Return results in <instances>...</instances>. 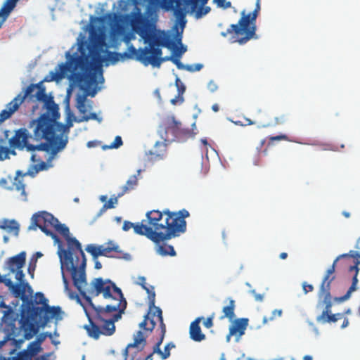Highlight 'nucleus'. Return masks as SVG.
<instances>
[{"label": "nucleus", "mask_w": 360, "mask_h": 360, "mask_svg": "<svg viewBox=\"0 0 360 360\" xmlns=\"http://www.w3.org/2000/svg\"><path fill=\"white\" fill-rule=\"evenodd\" d=\"M53 230L64 237L68 245V249H64L61 242L58 243V252L65 289L69 290V281L65 276L67 272L70 274L74 286L90 307L89 311L85 310L89 325L85 326L84 328L89 336L98 340L101 335H113L115 323L121 318L127 304L121 289L110 279L99 277L91 282L87 295L84 290L87 285L86 259L81 243L75 238L70 237L69 228L58 220Z\"/></svg>", "instance_id": "nucleus-1"}, {"label": "nucleus", "mask_w": 360, "mask_h": 360, "mask_svg": "<svg viewBox=\"0 0 360 360\" xmlns=\"http://www.w3.org/2000/svg\"><path fill=\"white\" fill-rule=\"evenodd\" d=\"M175 6L174 14L175 16L174 29L175 34L172 32H161L150 37L148 40L149 46L143 49H136L133 46L129 47V51L136 59L145 66L151 65L153 67H159L166 59L161 57L162 51L160 46L167 47L173 50L175 56L172 60L180 69V0H174Z\"/></svg>", "instance_id": "nucleus-2"}, {"label": "nucleus", "mask_w": 360, "mask_h": 360, "mask_svg": "<svg viewBox=\"0 0 360 360\" xmlns=\"http://www.w3.org/2000/svg\"><path fill=\"white\" fill-rule=\"evenodd\" d=\"M71 115L69 113L65 124L58 122L59 108L51 101L47 102L46 111L30 123V127H34V140L49 141L51 147V158L64 149L68 142L67 134L69 133V129L73 125Z\"/></svg>", "instance_id": "nucleus-3"}, {"label": "nucleus", "mask_w": 360, "mask_h": 360, "mask_svg": "<svg viewBox=\"0 0 360 360\" xmlns=\"http://www.w3.org/2000/svg\"><path fill=\"white\" fill-rule=\"evenodd\" d=\"M66 57L67 61L59 65V71L52 73L51 79H61L68 72H71L76 82L85 83L87 93L91 97H94L99 90L98 83H103L104 81L101 68H93L89 56L84 53H82L81 56H75L68 52Z\"/></svg>", "instance_id": "nucleus-4"}, {"label": "nucleus", "mask_w": 360, "mask_h": 360, "mask_svg": "<svg viewBox=\"0 0 360 360\" xmlns=\"http://www.w3.org/2000/svg\"><path fill=\"white\" fill-rule=\"evenodd\" d=\"M146 218L143 221V236L156 243L170 239L180 231V211L152 210L146 213Z\"/></svg>", "instance_id": "nucleus-5"}, {"label": "nucleus", "mask_w": 360, "mask_h": 360, "mask_svg": "<svg viewBox=\"0 0 360 360\" xmlns=\"http://www.w3.org/2000/svg\"><path fill=\"white\" fill-rule=\"evenodd\" d=\"M157 323H159V328L156 330V332L158 333L159 340L153 347V352L158 353L162 359L168 358L170 355V349L175 347V345L172 342H169L165 347L164 352L160 349L166 333V326L163 321L162 314H161L160 319L154 315L150 319L148 315L144 316L143 320L139 323L140 330L134 336V342L127 345L124 349V354L128 355V353L132 349H134V354L141 352L146 345V338L153 330Z\"/></svg>", "instance_id": "nucleus-6"}, {"label": "nucleus", "mask_w": 360, "mask_h": 360, "mask_svg": "<svg viewBox=\"0 0 360 360\" xmlns=\"http://www.w3.org/2000/svg\"><path fill=\"white\" fill-rule=\"evenodd\" d=\"M61 312L60 307H50L49 304L45 307H37L34 305V302H30L27 313L22 314L20 320L25 338L31 339L38 333L37 326H46L51 319H61Z\"/></svg>", "instance_id": "nucleus-7"}, {"label": "nucleus", "mask_w": 360, "mask_h": 360, "mask_svg": "<svg viewBox=\"0 0 360 360\" xmlns=\"http://www.w3.org/2000/svg\"><path fill=\"white\" fill-rule=\"evenodd\" d=\"M260 1L261 0H256L255 8L252 12L247 13L245 11H243L238 22L231 25L226 32H221V35L224 37L231 35V41L240 45H243L252 39H257L256 22L261 10Z\"/></svg>", "instance_id": "nucleus-8"}, {"label": "nucleus", "mask_w": 360, "mask_h": 360, "mask_svg": "<svg viewBox=\"0 0 360 360\" xmlns=\"http://www.w3.org/2000/svg\"><path fill=\"white\" fill-rule=\"evenodd\" d=\"M334 267H329L326 271L318 292L319 304L325 305V309L321 314L316 319L317 322L321 323H335L344 317L342 313L335 314H330L332 307V297L330 295V284L335 278Z\"/></svg>", "instance_id": "nucleus-9"}, {"label": "nucleus", "mask_w": 360, "mask_h": 360, "mask_svg": "<svg viewBox=\"0 0 360 360\" xmlns=\"http://www.w3.org/2000/svg\"><path fill=\"white\" fill-rule=\"evenodd\" d=\"M355 248L357 250L356 251L350 250L348 253H345L339 255L333 261V264L330 266L334 267V271H335L336 264L340 259H349L351 258L354 259V265H352L349 267V271L350 273H354V275L352 276V285L345 295L338 297H335L334 300L338 302H342L349 299L352 293L357 289V276L359 271V268L358 267V265L360 264V238L356 240Z\"/></svg>", "instance_id": "nucleus-10"}, {"label": "nucleus", "mask_w": 360, "mask_h": 360, "mask_svg": "<svg viewBox=\"0 0 360 360\" xmlns=\"http://www.w3.org/2000/svg\"><path fill=\"white\" fill-rule=\"evenodd\" d=\"M29 139H34L25 128H20L15 131L14 136L9 140L10 146L13 148L22 150L26 148L27 151L42 150L51 153V147L49 141L33 145L29 143Z\"/></svg>", "instance_id": "nucleus-11"}, {"label": "nucleus", "mask_w": 360, "mask_h": 360, "mask_svg": "<svg viewBox=\"0 0 360 360\" xmlns=\"http://www.w3.org/2000/svg\"><path fill=\"white\" fill-rule=\"evenodd\" d=\"M85 250L92 255L94 259L99 256L124 259L125 260L131 259L130 254L124 252L120 246L112 240L101 245H88Z\"/></svg>", "instance_id": "nucleus-12"}, {"label": "nucleus", "mask_w": 360, "mask_h": 360, "mask_svg": "<svg viewBox=\"0 0 360 360\" xmlns=\"http://www.w3.org/2000/svg\"><path fill=\"white\" fill-rule=\"evenodd\" d=\"M32 224L39 227L46 235L51 236L56 243H60V240L53 231L58 219L47 212L42 211L34 214L32 217Z\"/></svg>", "instance_id": "nucleus-13"}, {"label": "nucleus", "mask_w": 360, "mask_h": 360, "mask_svg": "<svg viewBox=\"0 0 360 360\" xmlns=\"http://www.w3.org/2000/svg\"><path fill=\"white\" fill-rule=\"evenodd\" d=\"M11 290L15 297H20L23 302L21 314L27 313L28 310V303L30 302H34L32 298L33 290L31 286L28 283H18L14 284Z\"/></svg>", "instance_id": "nucleus-14"}, {"label": "nucleus", "mask_w": 360, "mask_h": 360, "mask_svg": "<svg viewBox=\"0 0 360 360\" xmlns=\"http://www.w3.org/2000/svg\"><path fill=\"white\" fill-rule=\"evenodd\" d=\"M138 284L140 285L142 288L144 289L148 293V311L146 315H148L149 319H150L153 315L154 316H158L160 319L162 311L160 307L155 305V292L154 290V287L152 285L148 286L146 285V278L143 276L139 277Z\"/></svg>", "instance_id": "nucleus-15"}, {"label": "nucleus", "mask_w": 360, "mask_h": 360, "mask_svg": "<svg viewBox=\"0 0 360 360\" xmlns=\"http://www.w3.org/2000/svg\"><path fill=\"white\" fill-rule=\"evenodd\" d=\"M34 86H30L23 96H17L6 105L5 109L0 112V123L8 119L25 101V97L30 93Z\"/></svg>", "instance_id": "nucleus-16"}, {"label": "nucleus", "mask_w": 360, "mask_h": 360, "mask_svg": "<svg viewBox=\"0 0 360 360\" xmlns=\"http://www.w3.org/2000/svg\"><path fill=\"white\" fill-rule=\"evenodd\" d=\"M131 25L133 30L141 36L146 42L149 40L150 35L147 30V20L141 13H138L134 15Z\"/></svg>", "instance_id": "nucleus-17"}, {"label": "nucleus", "mask_w": 360, "mask_h": 360, "mask_svg": "<svg viewBox=\"0 0 360 360\" xmlns=\"http://www.w3.org/2000/svg\"><path fill=\"white\" fill-rule=\"evenodd\" d=\"M202 320H204L203 317H197L191 323L189 327V336L194 342H200L206 339V335L202 333L200 326V323Z\"/></svg>", "instance_id": "nucleus-18"}, {"label": "nucleus", "mask_w": 360, "mask_h": 360, "mask_svg": "<svg viewBox=\"0 0 360 360\" xmlns=\"http://www.w3.org/2000/svg\"><path fill=\"white\" fill-rule=\"evenodd\" d=\"M248 319L240 318L235 319L229 327V333L227 339L229 340L231 336L237 335L241 337L244 335L248 325Z\"/></svg>", "instance_id": "nucleus-19"}, {"label": "nucleus", "mask_w": 360, "mask_h": 360, "mask_svg": "<svg viewBox=\"0 0 360 360\" xmlns=\"http://www.w3.org/2000/svg\"><path fill=\"white\" fill-rule=\"evenodd\" d=\"M26 253L25 252H21L19 254L11 257L6 261L7 268L11 273H14L15 271L22 269L25 264Z\"/></svg>", "instance_id": "nucleus-20"}, {"label": "nucleus", "mask_w": 360, "mask_h": 360, "mask_svg": "<svg viewBox=\"0 0 360 360\" xmlns=\"http://www.w3.org/2000/svg\"><path fill=\"white\" fill-rule=\"evenodd\" d=\"M30 86H34L33 89H32V91H30V93L29 94H27L25 97V99L27 98V97H33L34 96L36 98V99L39 101H44V102H46L47 101V95L46 94V92H45V89L44 87L43 86H40V84H30L29 85L25 91L24 92H21L20 94H19L18 96H23L25 95V94L27 92L28 88Z\"/></svg>", "instance_id": "nucleus-21"}, {"label": "nucleus", "mask_w": 360, "mask_h": 360, "mask_svg": "<svg viewBox=\"0 0 360 360\" xmlns=\"http://www.w3.org/2000/svg\"><path fill=\"white\" fill-rule=\"evenodd\" d=\"M16 4H15L11 0H6L4 3L2 7L0 9V28L2 27L4 22L8 18L11 12L15 7Z\"/></svg>", "instance_id": "nucleus-22"}, {"label": "nucleus", "mask_w": 360, "mask_h": 360, "mask_svg": "<svg viewBox=\"0 0 360 360\" xmlns=\"http://www.w3.org/2000/svg\"><path fill=\"white\" fill-rule=\"evenodd\" d=\"M79 85H80V88L85 91V94H82V95L77 96V108L80 114H85L86 112V106L85 104L86 96H91V95L87 93L84 82L79 83Z\"/></svg>", "instance_id": "nucleus-23"}, {"label": "nucleus", "mask_w": 360, "mask_h": 360, "mask_svg": "<svg viewBox=\"0 0 360 360\" xmlns=\"http://www.w3.org/2000/svg\"><path fill=\"white\" fill-rule=\"evenodd\" d=\"M235 300H233L232 298H229V304L223 307L222 311L224 315L220 317V319L222 320L225 318H227L229 321H233L235 318Z\"/></svg>", "instance_id": "nucleus-24"}, {"label": "nucleus", "mask_w": 360, "mask_h": 360, "mask_svg": "<svg viewBox=\"0 0 360 360\" xmlns=\"http://www.w3.org/2000/svg\"><path fill=\"white\" fill-rule=\"evenodd\" d=\"M140 174H141V169H139L137 171L136 175H132L129 177V179L127 180L126 184L122 186V191L120 193L118 194V197H121L126 193L135 188V187L138 184V176H139Z\"/></svg>", "instance_id": "nucleus-25"}, {"label": "nucleus", "mask_w": 360, "mask_h": 360, "mask_svg": "<svg viewBox=\"0 0 360 360\" xmlns=\"http://www.w3.org/2000/svg\"><path fill=\"white\" fill-rule=\"evenodd\" d=\"M143 221L144 220H142L141 223H132L129 221H124L123 223L122 229L124 231H127L133 228L135 233L143 236Z\"/></svg>", "instance_id": "nucleus-26"}, {"label": "nucleus", "mask_w": 360, "mask_h": 360, "mask_svg": "<svg viewBox=\"0 0 360 360\" xmlns=\"http://www.w3.org/2000/svg\"><path fill=\"white\" fill-rule=\"evenodd\" d=\"M40 346L36 342H31L28 347V351H24L22 352L20 354V358L27 360V359H30L37 354L40 351Z\"/></svg>", "instance_id": "nucleus-27"}, {"label": "nucleus", "mask_w": 360, "mask_h": 360, "mask_svg": "<svg viewBox=\"0 0 360 360\" xmlns=\"http://www.w3.org/2000/svg\"><path fill=\"white\" fill-rule=\"evenodd\" d=\"M186 14H188L191 16H193L195 19L198 20L202 18V17H198L196 15V13H192L190 11L189 8H186V6L185 4V1L181 0V34L183 33L184 27L186 24Z\"/></svg>", "instance_id": "nucleus-28"}, {"label": "nucleus", "mask_w": 360, "mask_h": 360, "mask_svg": "<svg viewBox=\"0 0 360 360\" xmlns=\"http://www.w3.org/2000/svg\"><path fill=\"white\" fill-rule=\"evenodd\" d=\"M157 252L158 254H160V255H162V256H166V255L174 256L176 255V252L174 251V248L171 245H166V244L162 245H159L157 249Z\"/></svg>", "instance_id": "nucleus-29"}, {"label": "nucleus", "mask_w": 360, "mask_h": 360, "mask_svg": "<svg viewBox=\"0 0 360 360\" xmlns=\"http://www.w3.org/2000/svg\"><path fill=\"white\" fill-rule=\"evenodd\" d=\"M82 116L81 117V118L79 119V120L78 122H84V121L86 122L90 120H97L98 122H101L102 121V118L98 117L97 114L95 112L87 113V111H86L85 114H82Z\"/></svg>", "instance_id": "nucleus-30"}, {"label": "nucleus", "mask_w": 360, "mask_h": 360, "mask_svg": "<svg viewBox=\"0 0 360 360\" xmlns=\"http://www.w3.org/2000/svg\"><path fill=\"white\" fill-rule=\"evenodd\" d=\"M203 65L200 63L195 65H184L181 63V70H186L189 72L199 71L202 68Z\"/></svg>", "instance_id": "nucleus-31"}, {"label": "nucleus", "mask_w": 360, "mask_h": 360, "mask_svg": "<svg viewBox=\"0 0 360 360\" xmlns=\"http://www.w3.org/2000/svg\"><path fill=\"white\" fill-rule=\"evenodd\" d=\"M34 302L37 304H41V307H45L48 304V300L41 292H37L35 294Z\"/></svg>", "instance_id": "nucleus-32"}, {"label": "nucleus", "mask_w": 360, "mask_h": 360, "mask_svg": "<svg viewBox=\"0 0 360 360\" xmlns=\"http://www.w3.org/2000/svg\"><path fill=\"white\" fill-rule=\"evenodd\" d=\"M119 197H116V198H110L108 201L107 202H105L101 210V212H105L106 210L108 209H112V208H114L115 207V205L117 203V198Z\"/></svg>", "instance_id": "nucleus-33"}, {"label": "nucleus", "mask_w": 360, "mask_h": 360, "mask_svg": "<svg viewBox=\"0 0 360 360\" xmlns=\"http://www.w3.org/2000/svg\"><path fill=\"white\" fill-rule=\"evenodd\" d=\"M89 54L91 56L94 58L99 56V50L98 48V44H93L92 42L88 46Z\"/></svg>", "instance_id": "nucleus-34"}, {"label": "nucleus", "mask_w": 360, "mask_h": 360, "mask_svg": "<svg viewBox=\"0 0 360 360\" xmlns=\"http://www.w3.org/2000/svg\"><path fill=\"white\" fill-rule=\"evenodd\" d=\"M213 2L216 4L218 7L223 9H226L231 6V3L226 0H213Z\"/></svg>", "instance_id": "nucleus-35"}, {"label": "nucleus", "mask_w": 360, "mask_h": 360, "mask_svg": "<svg viewBox=\"0 0 360 360\" xmlns=\"http://www.w3.org/2000/svg\"><path fill=\"white\" fill-rule=\"evenodd\" d=\"M282 310L281 309H275L272 311L271 316L267 319L266 317H264L263 322L264 323H267L268 321H273L276 316H281L282 315Z\"/></svg>", "instance_id": "nucleus-36"}, {"label": "nucleus", "mask_w": 360, "mask_h": 360, "mask_svg": "<svg viewBox=\"0 0 360 360\" xmlns=\"http://www.w3.org/2000/svg\"><path fill=\"white\" fill-rule=\"evenodd\" d=\"M10 149L8 147L0 146V160H4L8 158Z\"/></svg>", "instance_id": "nucleus-37"}, {"label": "nucleus", "mask_w": 360, "mask_h": 360, "mask_svg": "<svg viewBox=\"0 0 360 360\" xmlns=\"http://www.w3.org/2000/svg\"><path fill=\"white\" fill-rule=\"evenodd\" d=\"M122 143H123V142H122L121 136H117L115 138L114 141L110 144V146H108V148H118L119 147H120L122 145Z\"/></svg>", "instance_id": "nucleus-38"}, {"label": "nucleus", "mask_w": 360, "mask_h": 360, "mask_svg": "<svg viewBox=\"0 0 360 360\" xmlns=\"http://www.w3.org/2000/svg\"><path fill=\"white\" fill-rule=\"evenodd\" d=\"M15 279L18 281V282L20 283H26L25 281V274L22 270V269H18L16 271H15Z\"/></svg>", "instance_id": "nucleus-39"}, {"label": "nucleus", "mask_w": 360, "mask_h": 360, "mask_svg": "<svg viewBox=\"0 0 360 360\" xmlns=\"http://www.w3.org/2000/svg\"><path fill=\"white\" fill-rule=\"evenodd\" d=\"M175 84H176V86L178 90V94H177V96H175L174 98H172L171 100V103L174 105H175L177 103L178 98L180 97V79L179 78H178V77L176 78Z\"/></svg>", "instance_id": "nucleus-40"}, {"label": "nucleus", "mask_w": 360, "mask_h": 360, "mask_svg": "<svg viewBox=\"0 0 360 360\" xmlns=\"http://www.w3.org/2000/svg\"><path fill=\"white\" fill-rule=\"evenodd\" d=\"M269 140L271 143H273L276 141H288V137L285 135V134H280V135H278V136H270L269 138Z\"/></svg>", "instance_id": "nucleus-41"}, {"label": "nucleus", "mask_w": 360, "mask_h": 360, "mask_svg": "<svg viewBox=\"0 0 360 360\" xmlns=\"http://www.w3.org/2000/svg\"><path fill=\"white\" fill-rule=\"evenodd\" d=\"M46 337L51 338L52 334L51 333H41L37 337L36 342L40 346V344L42 343L45 340Z\"/></svg>", "instance_id": "nucleus-42"}, {"label": "nucleus", "mask_w": 360, "mask_h": 360, "mask_svg": "<svg viewBox=\"0 0 360 360\" xmlns=\"http://www.w3.org/2000/svg\"><path fill=\"white\" fill-rule=\"evenodd\" d=\"M214 314H212L210 316L207 317L204 320L202 324L207 328H210L213 326V319Z\"/></svg>", "instance_id": "nucleus-43"}, {"label": "nucleus", "mask_w": 360, "mask_h": 360, "mask_svg": "<svg viewBox=\"0 0 360 360\" xmlns=\"http://www.w3.org/2000/svg\"><path fill=\"white\" fill-rule=\"evenodd\" d=\"M6 227L9 228L10 230H13L16 231H18L19 229L18 223L15 221H10V226H1L2 229H6Z\"/></svg>", "instance_id": "nucleus-44"}, {"label": "nucleus", "mask_w": 360, "mask_h": 360, "mask_svg": "<svg viewBox=\"0 0 360 360\" xmlns=\"http://www.w3.org/2000/svg\"><path fill=\"white\" fill-rule=\"evenodd\" d=\"M302 288L305 294L308 293L309 292H312L314 290V286L311 284H307L306 282L303 283Z\"/></svg>", "instance_id": "nucleus-45"}, {"label": "nucleus", "mask_w": 360, "mask_h": 360, "mask_svg": "<svg viewBox=\"0 0 360 360\" xmlns=\"http://www.w3.org/2000/svg\"><path fill=\"white\" fill-rule=\"evenodd\" d=\"M286 120V115H282L280 117H275V123L276 124H281L284 123Z\"/></svg>", "instance_id": "nucleus-46"}, {"label": "nucleus", "mask_w": 360, "mask_h": 360, "mask_svg": "<svg viewBox=\"0 0 360 360\" xmlns=\"http://www.w3.org/2000/svg\"><path fill=\"white\" fill-rule=\"evenodd\" d=\"M251 292L254 295L256 301L262 302L263 300V295L257 293L255 290H252Z\"/></svg>", "instance_id": "nucleus-47"}, {"label": "nucleus", "mask_w": 360, "mask_h": 360, "mask_svg": "<svg viewBox=\"0 0 360 360\" xmlns=\"http://www.w3.org/2000/svg\"><path fill=\"white\" fill-rule=\"evenodd\" d=\"M208 89H210V91L213 92L217 90V86L214 82H210L208 84Z\"/></svg>", "instance_id": "nucleus-48"}, {"label": "nucleus", "mask_w": 360, "mask_h": 360, "mask_svg": "<svg viewBox=\"0 0 360 360\" xmlns=\"http://www.w3.org/2000/svg\"><path fill=\"white\" fill-rule=\"evenodd\" d=\"M245 122H246L245 124H242L240 121H238V122H236V124H239V125H252V124H255V122L249 118H245Z\"/></svg>", "instance_id": "nucleus-49"}, {"label": "nucleus", "mask_w": 360, "mask_h": 360, "mask_svg": "<svg viewBox=\"0 0 360 360\" xmlns=\"http://www.w3.org/2000/svg\"><path fill=\"white\" fill-rule=\"evenodd\" d=\"M202 165L201 174L202 176H205L209 172V167L207 166H203L202 162H200Z\"/></svg>", "instance_id": "nucleus-50"}, {"label": "nucleus", "mask_w": 360, "mask_h": 360, "mask_svg": "<svg viewBox=\"0 0 360 360\" xmlns=\"http://www.w3.org/2000/svg\"><path fill=\"white\" fill-rule=\"evenodd\" d=\"M0 186L5 188H9V187H8V181L4 178L0 179Z\"/></svg>", "instance_id": "nucleus-51"}, {"label": "nucleus", "mask_w": 360, "mask_h": 360, "mask_svg": "<svg viewBox=\"0 0 360 360\" xmlns=\"http://www.w3.org/2000/svg\"><path fill=\"white\" fill-rule=\"evenodd\" d=\"M2 283H4L6 286L9 287L10 290L14 285V283L10 279L4 278V281Z\"/></svg>", "instance_id": "nucleus-52"}, {"label": "nucleus", "mask_w": 360, "mask_h": 360, "mask_svg": "<svg viewBox=\"0 0 360 360\" xmlns=\"http://www.w3.org/2000/svg\"><path fill=\"white\" fill-rule=\"evenodd\" d=\"M16 188L18 191H21L22 195H25V186L22 183H20V185H17Z\"/></svg>", "instance_id": "nucleus-53"}, {"label": "nucleus", "mask_w": 360, "mask_h": 360, "mask_svg": "<svg viewBox=\"0 0 360 360\" xmlns=\"http://www.w3.org/2000/svg\"><path fill=\"white\" fill-rule=\"evenodd\" d=\"M189 216V212L185 209L181 210V219H185Z\"/></svg>", "instance_id": "nucleus-54"}, {"label": "nucleus", "mask_w": 360, "mask_h": 360, "mask_svg": "<svg viewBox=\"0 0 360 360\" xmlns=\"http://www.w3.org/2000/svg\"><path fill=\"white\" fill-rule=\"evenodd\" d=\"M39 168L38 170H44L47 169V165L45 162H41L38 165Z\"/></svg>", "instance_id": "nucleus-55"}, {"label": "nucleus", "mask_w": 360, "mask_h": 360, "mask_svg": "<svg viewBox=\"0 0 360 360\" xmlns=\"http://www.w3.org/2000/svg\"><path fill=\"white\" fill-rule=\"evenodd\" d=\"M186 230V221L185 219H181V233H184Z\"/></svg>", "instance_id": "nucleus-56"}, {"label": "nucleus", "mask_w": 360, "mask_h": 360, "mask_svg": "<svg viewBox=\"0 0 360 360\" xmlns=\"http://www.w3.org/2000/svg\"><path fill=\"white\" fill-rule=\"evenodd\" d=\"M108 18L110 20H112L115 19H117L118 15L116 13H109V14H108Z\"/></svg>", "instance_id": "nucleus-57"}, {"label": "nucleus", "mask_w": 360, "mask_h": 360, "mask_svg": "<svg viewBox=\"0 0 360 360\" xmlns=\"http://www.w3.org/2000/svg\"><path fill=\"white\" fill-rule=\"evenodd\" d=\"M35 266L32 267L31 264H30L28 267V273L31 275L32 277L34 276V271Z\"/></svg>", "instance_id": "nucleus-58"}, {"label": "nucleus", "mask_w": 360, "mask_h": 360, "mask_svg": "<svg viewBox=\"0 0 360 360\" xmlns=\"http://www.w3.org/2000/svg\"><path fill=\"white\" fill-rule=\"evenodd\" d=\"M181 136L184 135V136H188L191 135V133L188 130L185 129H181Z\"/></svg>", "instance_id": "nucleus-59"}, {"label": "nucleus", "mask_w": 360, "mask_h": 360, "mask_svg": "<svg viewBox=\"0 0 360 360\" xmlns=\"http://www.w3.org/2000/svg\"><path fill=\"white\" fill-rule=\"evenodd\" d=\"M348 325H349V320H348V319H347V318H344V321H343V323H342V326H341V328H346Z\"/></svg>", "instance_id": "nucleus-60"}, {"label": "nucleus", "mask_w": 360, "mask_h": 360, "mask_svg": "<svg viewBox=\"0 0 360 360\" xmlns=\"http://www.w3.org/2000/svg\"><path fill=\"white\" fill-rule=\"evenodd\" d=\"M94 267H95L96 269H100L102 268V264H101V263L99 261L96 260V261H95V266H94Z\"/></svg>", "instance_id": "nucleus-61"}, {"label": "nucleus", "mask_w": 360, "mask_h": 360, "mask_svg": "<svg viewBox=\"0 0 360 360\" xmlns=\"http://www.w3.org/2000/svg\"><path fill=\"white\" fill-rule=\"evenodd\" d=\"M212 110L215 112H218L219 110V107L218 104H217V103L213 104L212 106Z\"/></svg>", "instance_id": "nucleus-62"}, {"label": "nucleus", "mask_w": 360, "mask_h": 360, "mask_svg": "<svg viewBox=\"0 0 360 360\" xmlns=\"http://www.w3.org/2000/svg\"><path fill=\"white\" fill-rule=\"evenodd\" d=\"M157 147H161V148H162V150H165L166 146L165 144H163L162 143L158 142L155 144V148H157Z\"/></svg>", "instance_id": "nucleus-63"}, {"label": "nucleus", "mask_w": 360, "mask_h": 360, "mask_svg": "<svg viewBox=\"0 0 360 360\" xmlns=\"http://www.w3.org/2000/svg\"><path fill=\"white\" fill-rule=\"evenodd\" d=\"M279 257L281 259H285L288 257V254L286 252H281L279 255Z\"/></svg>", "instance_id": "nucleus-64"}]
</instances>
